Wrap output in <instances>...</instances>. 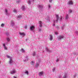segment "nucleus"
<instances>
[{
  "label": "nucleus",
  "mask_w": 78,
  "mask_h": 78,
  "mask_svg": "<svg viewBox=\"0 0 78 78\" xmlns=\"http://www.w3.org/2000/svg\"><path fill=\"white\" fill-rule=\"evenodd\" d=\"M3 46H4V47L5 50H7V48H6V47L5 46V44H3Z\"/></svg>",
  "instance_id": "nucleus-9"
},
{
  "label": "nucleus",
  "mask_w": 78,
  "mask_h": 78,
  "mask_svg": "<svg viewBox=\"0 0 78 78\" xmlns=\"http://www.w3.org/2000/svg\"><path fill=\"white\" fill-rule=\"evenodd\" d=\"M7 41H8V42H9V41H10V39H9V38H7Z\"/></svg>",
  "instance_id": "nucleus-15"
},
{
  "label": "nucleus",
  "mask_w": 78,
  "mask_h": 78,
  "mask_svg": "<svg viewBox=\"0 0 78 78\" xmlns=\"http://www.w3.org/2000/svg\"><path fill=\"white\" fill-rule=\"evenodd\" d=\"M27 26H25L24 27L25 29H27Z\"/></svg>",
  "instance_id": "nucleus-23"
},
{
  "label": "nucleus",
  "mask_w": 78,
  "mask_h": 78,
  "mask_svg": "<svg viewBox=\"0 0 78 78\" xmlns=\"http://www.w3.org/2000/svg\"><path fill=\"white\" fill-rule=\"evenodd\" d=\"M6 35H7V36H8V35H9V34L8 33H6Z\"/></svg>",
  "instance_id": "nucleus-29"
},
{
  "label": "nucleus",
  "mask_w": 78,
  "mask_h": 78,
  "mask_svg": "<svg viewBox=\"0 0 78 78\" xmlns=\"http://www.w3.org/2000/svg\"><path fill=\"white\" fill-rule=\"evenodd\" d=\"M5 12H6V13H7V11L6 9H5Z\"/></svg>",
  "instance_id": "nucleus-30"
},
{
  "label": "nucleus",
  "mask_w": 78,
  "mask_h": 78,
  "mask_svg": "<svg viewBox=\"0 0 78 78\" xmlns=\"http://www.w3.org/2000/svg\"><path fill=\"white\" fill-rule=\"evenodd\" d=\"M48 8H50V7H51V6H50V5H48Z\"/></svg>",
  "instance_id": "nucleus-28"
},
{
  "label": "nucleus",
  "mask_w": 78,
  "mask_h": 78,
  "mask_svg": "<svg viewBox=\"0 0 78 78\" xmlns=\"http://www.w3.org/2000/svg\"><path fill=\"white\" fill-rule=\"evenodd\" d=\"M69 18V15H67L65 17L66 19H68Z\"/></svg>",
  "instance_id": "nucleus-13"
},
{
  "label": "nucleus",
  "mask_w": 78,
  "mask_h": 78,
  "mask_svg": "<svg viewBox=\"0 0 78 78\" xmlns=\"http://www.w3.org/2000/svg\"><path fill=\"white\" fill-rule=\"evenodd\" d=\"M50 38L49 39V40L50 41H51L52 39H53V36H52V35H50Z\"/></svg>",
  "instance_id": "nucleus-8"
},
{
  "label": "nucleus",
  "mask_w": 78,
  "mask_h": 78,
  "mask_svg": "<svg viewBox=\"0 0 78 78\" xmlns=\"http://www.w3.org/2000/svg\"><path fill=\"white\" fill-rule=\"evenodd\" d=\"M44 74V72L42 71L41 72L38 73V75L40 76V75H42V74Z\"/></svg>",
  "instance_id": "nucleus-6"
},
{
  "label": "nucleus",
  "mask_w": 78,
  "mask_h": 78,
  "mask_svg": "<svg viewBox=\"0 0 78 78\" xmlns=\"http://www.w3.org/2000/svg\"><path fill=\"white\" fill-rule=\"evenodd\" d=\"M19 34H20V35H21L22 36H25V34L23 32H19Z\"/></svg>",
  "instance_id": "nucleus-4"
},
{
  "label": "nucleus",
  "mask_w": 78,
  "mask_h": 78,
  "mask_svg": "<svg viewBox=\"0 0 78 78\" xmlns=\"http://www.w3.org/2000/svg\"><path fill=\"white\" fill-rule=\"evenodd\" d=\"M76 33L78 35V32H76Z\"/></svg>",
  "instance_id": "nucleus-36"
},
{
  "label": "nucleus",
  "mask_w": 78,
  "mask_h": 78,
  "mask_svg": "<svg viewBox=\"0 0 78 78\" xmlns=\"http://www.w3.org/2000/svg\"><path fill=\"white\" fill-rule=\"evenodd\" d=\"M33 55H34H34H35V53H34L33 54Z\"/></svg>",
  "instance_id": "nucleus-33"
},
{
  "label": "nucleus",
  "mask_w": 78,
  "mask_h": 78,
  "mask_svg": "<svg viewBox=\"0 0 78 78\" xmlns=\"http://www.w3.org/2000/svg\"><path fill=\"white\" fill-rule=\"evenodd\" d=\"M39 30L40 31H41V29H39Z\"/></svg>",
  "instance_id": "nucleus-35"
},
{
  "label": "nucleus",
  "mask_w": 78,
  "mask_h": 78,
  "mask_svg": "<svg viewBox=\"0 0 78 78\" xmlns=\"http://www.w3.org/2000/svg\"><path fill=\"white\" fill-rule=\"evenodd\" d=\"M64 78H67V75L66 74H65L63 76Z\"/></svg>",
  "instance_id": "nucleus-18"
},
{
  "label": "nucleus",
  "mask_w": 78,
  "mask_h": 78,
  "mask_svg": "<svg viewBox=\"0 0 78 78\" xmlns=\"http://www.w3.org/2000/svg\"><path fill=\"white\" fill-rule=\"evenodd\" d=\"M21 50L23 52H24V51H25L23 49V48H21Z\"/></svg>",
  "instance_id": "nucleus-17"
},
{
  "label": "nucleus",
  "mask_w": 78,
  "mask_h": 78,
  "mask_svg": "<svg viewBox=\"0 0 78 78\" xmlns=\"http://www.w3.org/2000/svg\"><path fill=\"white\" fill-rule=\"evenodd\" d=\"M56 17L57 19V20H56L57 21L59 19V16H58V15H56Z\"/></svg>",
  "instance_id": "nucleus-11"
},
{
  "label": "nucleus",
  "mask_w": 78,
  "mask_h": 78,
  "mask_svg": "<svg viewBox=\"0 0 78 78\" xmlns=\"http://www.w3.org/2000/svg\"><path fill=\"white\" fill-rule=\"evenodd\" d=\"M18 17H19V18H21V16H19Z\"/></svg>",
  "instance_id": "nucleus-32"
},
{
  "label": "nucleus",
  "mask_w": 78,
  "mask_h": 78,
  "mask_svg": "<svg viewBox=\"0 0 78 78\" xmlns=\"http://www.w3.org/2000/svg\"><path fill=\"white\" fill-rule=\"evenodd\" d=\"M11 22H13V21H12Z\"/></svg>",
  "instance_id": "nucleus-40"
},
{
  "label": "nucleus",
  "mask_w": 78,
  "mask_h": 78,
  "mask_svg": "<svg viewBox=\"0 0 78 78\" xmlns=\"http://www.w3.org/2000/svg\"><path fill=\"white\" fill-rule=\"evenodd\" d=\"M29 4L30 5L31 4V1L30 0L29 1V2H28Z\"/></svg>",
  "instance_id": "nucleus-20"
},
{
  "label": "nucleus",
  "mask_w": 78,
  "mask_h": 78,
  "mask_svg": "<svg viewBox=\"0 0 78 78\" xmlns=\"http://www.w3.org/2000/svg\"><path fill=\"white\" fill-rule=\"evenodd\" d=\"M46 51H49V49H48V48H45Z\"/></svg>",
  "instance_id": "nucleus-19"
},
{
  "label": "nucleus",
  "mask_w": 78,
  "mask_h": 78,
  "mask_svg": "<svg viewBox=\"0 0 78 78\" xmlns=\"http://www.w3.org/2000/svg\"><path fill=\"white\" fill-rule=\"evenodd\" d=\"M13 12H14L15 13H17V11L16 9H14L13 11Z\"/></svg>",
  "instance_id": "nucleus-14"
},
{
  "label": "nucleus",
  "mask_w": 78,
  "mask_h": 78,
  "mask_svg": "<svg viewBox=\"0 0 78 78\" xmlns=\"http://www.w3.org/2000/svg\"><path fill=\"white\" fill-rule=\"evenodd\" d=\"M22 9H23V10H24V9H25V6H23L22 7Z\"/></svg>",
  "instance_id": "nucleus-22"
},
{
  "label": "nucleus",
  "mask_w": 78,
  "mask_h": 78,
  "mask_svg": "<svg viewBox=\"0 0 78 78\" xmlns=\"http://www.w3.org/2000/svg\"><path fill=\"white\" fill-rule=\"evenodd\" d=\"M4 26H5V24L4 23H2L1 24V27H4Z\"/></svg>",
  "instance_id": "nucleus-21"
},
{
  "label": "nucleus",
  "mask_w": 78,
  "mask_h": 78,
  "mask_svg": "<svg viewBox=\"0 0 78 78\" xmlns=\"http://www.w3.org/2000/svg\"><path fill=\"white\" fill-rule=\"evenodd\" d=\"M13 78H17V77H15V76H14L13 77Z\"/></svg>",
  "instance_id": "nucleus-34"
},
{
  "label": "nucleus",
  "mask_w": 78,
  "mask_h": 78,
  "mask_svg": "<svg viewBox=\"0 0 78 78\" xmlns=\"http://www.w3.org/2000/svg\"><path fill=\"white\" fill-rule=\"evenodd\" d=\"M9 63L10 64H13V63H14V62L12 61V59H10V60L9 61Z\"/></svg>",
  "instance_id": "nucleus-3"
},
{
  "label": "nucleus",
  "mask_w": 78,
  "mask_h": 78,
  "mask_svg": "<svg viewBox=\"0 0 78 78\" xmlns=\"http://www.w3.org/2000/svg\"><path fill=\"white\" fill-rule=\"evenodd\" d=\"M25 73H27V74H28V71H26L25 72Z\"/></svg>",
  "instance_id": "nucleus-24"
},
{
  "label": "nucleus",
  "mask_w": 78,
  "mask_h": 78,
  "mask_svg": "<svg viewBox=\"0 0 78 78\" xmlns=\"http://www.w3.org/2000/svg\"><path fill=\"white\" fill-rule=\"evenodd\" d=\"M6 57H7L8 58H10V57H9V56H8V55H7L6 56Z\"/></svg>",
  "instance_id": "nucleus-26"
},
{
  "label": "nucleus",
  "mask_w": 78,
  "mask_h": 78,
  "mask_svg": "<svg viewBox=\"0 0 78 78\" xmlns=\"http://www.w3.org/2000/svg\"><path fill=\"white\" fill-rule=\"evenodd\" d=\"M58 61H59V60L58 59H57L56 60V61L57 62Z\"/></svg>",
  "instance_id": "nucleus-37"
},
{
  "label": "nucleus",
  "mask_w": 78,
  "mask_h": 78,
  "mask_svg": "<svg viewBox=\"0 0 78 78\" xmlns=\"http://www.w3.org/2000/svg\"><path fill=\"white\" fill-rule=\"evenodd\" d=\"M72 12V10L69 9V13H71V12Z\"/></svg>",
  "instance_id": "nucleus-16"
},
{
  "label": "nucleus",
  "mask_w": 78,
  "mask_h": 78,
  "mask_svg": "<svg viewBox=\"0 0 78 78\" xmlns=\"http://www.w3.org/2000/svg\"><path fill=\"white\" fill-rule=\"evenodd\" d=\"M39 63H36L35 67H39Z\"/></svg>",
  "instance_id": "nucleus-10"
},
{
  "label": "nucleus",
  "mask_w": 78,
  "mask_h": 78,
  "mask_svg": "<svg viewBox=\"0 0 78 78\" xmlns=\"http://www.w3.org/2000/svg\"><path fill=\"white\" fill-rule=\"evenodd\" d=\"M30 63L31 64V65H32L33 66H34V62H33V61H31V62H30Z\"/></svg>",
  "instance_id": "nucleus-12"
},
{
  "label": "nucleus",
  "mask_w": 78,
  "mask_h": 78,
  "mask_svg": "<svg viewBox=\"0 0 78 78\" xmlns=\"http://www.w3.org/2000/svg\"><path fill=\"white\" fill-rule=\"evenodd\" d=\"M64 37L62 35H59V36L58 37V39H60L61 40L62 39H63Z\"/></svg>",
  "instance_id": "nucleus-1"
},
{
  "label": "nucleus",
  "mask_w": 78,
  "mask_h": 78,
  "mask_svg": "<svg viewBox=\"0 0 78 78\" xmlns=\"http://www.w3.org/2000/svg\"><path fill=\"white\" fill-rule=\"evenodd\" d=\"M55 34H57V33L55 32Z\"/></svg>",
  "instance_id": "nucleus-38"
},
{
  "label": "nucleus",
  "mask_w": 78,
  "mask_h": 78,
  "mask_svg": "<svg viewBox=\"0 0 78 78\" xmlns=\"http://www.w3.org/2000/svg\"><path fill=\"white\" fill-rule=\"evenodd\" d=\"M16 70H14L13 71H11L10 72V73H11V74H13V73H16Z\"/></svg>",
  "instance_id": "nucleus-7"
},
{
  "label": "nucleus",
  "mask_w": 78,
  "mask_h": 78,
  "mask_svg": "<svg viewBox=\"0 0 78 78\" xmlns=\"http://www.w3.org/2000/svg\"><path fill=\"white\" fill-rule=\"evenodd\" d=\"M51 2H52V0H49V2L51 3Z\"/></svg>",
  "instance_id": "nucleus-27"
},
{
  "label": "nucleus",
  "mask_w": 78,
  "mask_h": 78,
  "mask_svg": "<svg viewBox=\"0 0 78 78\" xmlns=\"http://www.w3.org/2000/svg\"><path fill=\"white\" fill-rule=\"evenodd\" d=\"M40 24L41 25H42V22L41 21H40Z\"/></svg>",
  "instance_id": "nucleus-25"
},
{
  "label": "nucleus",
  "mask_w": 78,
  "mask_h": 78,
  "mask_svg": "<svg viewBox=\"0 0 78 78\" xmlns=\"http://www.w3.org/2000/svg\"><path fill=\"white\" fill-rule=\"evenodd\" d=\"M40 27H42V25H40Z\"/></svg>",
  "instance_id": "nucleus-39"
},
{
  "label": "nucleus",
  "mask_w": 78,
  "mask_h": 78,
  "mask_svg": "<svg viewBox=\"0 0 78 78\" xmlns=\"http://www.w3.org/2000/svg\"><path fill=\"white\" fill-rule=\"evenodd\" d=\"M68 3L69 5H72L73 4V2L72 1H70Z\"/></svg>",
  "instance_id": "nucleus-2"
},
{
  "label": "nucleus",
  "mask_w": 78,
  "mask_h": 78,
  "mask_svg": "<svg viewBox=\"0 0 78 78\" xmlns=\"http://www.w3.org/2000/svg\"><path fill=\"white\" fill-rule=\"evenodd\" d=\"M34 28H35V27H34V26H33L32 27H30V29L31 30H34Z\"/></svg>",
  "instance_id": "nucleus-5"
},
{
  "label": "nucleus",
  "mask_w": 78,
  "mask_h": 78,
  "mask_svg": "<svg viewBox=\"0 0 78 78\" xmlns=\"http://www.w3.org/2000/svg\"><path fill=\"white\" fill-rule=\"evenodd\" d=\"M53 72L55 70V68H54V69H52Z\"/></svg>",
  "instance_id": "nucleus-31"
}]
</instances>
